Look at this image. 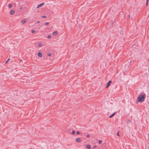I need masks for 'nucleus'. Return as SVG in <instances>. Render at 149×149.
Returning a JSON list of instances; mask_svg holds the SVG:
<instances>
[{"instance_id": "1", "label": "nucleus", "mask_w": 149, "mask_h": 149, "mask_svg": "<svg viewBox=\"0 0 149 149\" xmlns=\"http://www.w3.org/2000/svg\"><path fill=\"white\" fill-rule=\"evenodd\" d=\"M142 95H140L138 97V101L139 102L143 101L146 98V95L143 93H142Z\"/></svg>"}, {"instance_id": "2", "label": "nucleus", "mask_w": 149, "mask_h": 149, "mask_svg": "<svg viewBox=\"0 0 149 149\" xmlns=\"http://www.w3.org/2000/svg\"><path fill=\"white\" fill-rule=\"evenodd\" d=\"M44 4V3H42L40 4H39L38 6L37 7V8H40V7H41L42 6H43Z\"/></svg>"}, {"instance_id": "3", "label": "nucleus", "mask_w": 149, "mask_h": 149, "mask_svg": "<svg viewBox=\"0 0 149 149\" xmlns=\"http://www.w3.org/2000/svg\"><path fill=\"white\" fill-rule=\"evenodd\" d=\"M38 56L40 57H41L42 56V54L40 52H38Z\"/></svg>"}, {"instance_id": "4", "label": "nucleus", "mask_w": 149, "mask_h": 149, "mask_svg": "<svg viewBox=\"0 0 149 149\" xmlns=\"http://www.w3.org/2000/svg\"><path fill=\"white\" fill-rule=\"evenodd\" d=\"M76 141L77 142H78V143H79L81 141V140L79 138H77L76 139Z\"/></svg>"}, {"instance_id": "5", "label": "nucleus", "mask_w": 149, "mask_h": 149, "mask_svg": "<svg viewBox=\"0 0 149 149\" xmlns=\"http://www.w3.org/2000/svg\"><path fill=\"white\" fill-rule=\"evenodd\" d=\"M15 13V11L14 10H11L10 12V14L11 15H13Z\"/></svg>"}, {"instance_id": "6", "label": "nucleus", "mask_w": 149, "mask_h": 149, "mask_svg": "<svg viewBox=\"0 0 149 149\" xmlns=\"http://www.w3.org/2000/svg\"><path fill=\"white\" fill-rule=\"evenodd\" d=\"M116 112H114L113 114H112L111 115V116H109V118H112L113 116L116 114Z\"/></svg>"}, {"instance_id": "7", "label": "nucleus", "mask_w": 149, "mask_h": 149, "mask_svg": "<svg viewBox=\"0 0 149 149\" xmlns=\"http://www.w3.org/2000/svg\"><path fill=\"white\" fill-rule=\"evenodd\" d=\"M87 148L88 149H90L91 148V147L89 145H87Z\"/></svg>"}, {"instance_id": "8", "label": "nucleus", "mask_w": 149, "mask_h": 149, "mask_svg": "<svg viewBox=\"0 0 149 149\" xmlns=\"http://www.w3.org/2000/svg\"><path fill=\"white\" fill-rule=\"evenodd\" d=\"M26 22V20L25 19H24V20H22V22L23 24H24V23H25Z\"/></svg>"}, {"instance_id": "9", "label": "nucleus", "mask_w": 149, "mask_h": 149, "mask_svg": "<svg viewBox=\"0 0 149 149\" xmlns=\"http://www.w3.org/2000/svg\"><path fill=\"white\" fill-rule=\"evenodd\" d=\"M57 34V31H55L53 33V34L54 35H56Z\"/></svg>"}, {"instance_id": "10", "label": "nucleus", "mask_w": 149, "mask_h": 149, "mask_svg": "<svg viewBox=\"0 0 149 149\" xmlns=\"http://www.w3.org/2000/svg\"><path fill=\"white\" fill-rule=\"evenodd\" d=\"M8 7L9 8H10L12 7V5L11 4H9Z\"/></svg>"}, {"instance_id": "11", "label": "nucleus", "mask_w": 149, "mask_h": 149, "mask_svg": "<svg viewBox=\"0 0 149 149\" xmlns=\"http://www.w3.org/2000/svg\"><path fill=\"white\" fill-rule=\"evenodd\" d=\"M130 122H131V121L130 120L128 119H127V123H130Z\"/></svg>"}, {"instance_id": "12", "label": "nucleus", "mask_w": 149, "mask_h": 149, "mask_svg": "<svg viewBox=\"0 0 149 149\" xmlns=\"http://www.w3.org/2000/svg\"><path fill=\"white\" fill-rule=\"evenodd\" d=\"M42 44L41 43H38V46L40 47L42 46Z\"/></svg>"}, {"instance_id": "13", "label": "nucleus", "mask_w": 149, "mask_h": 149, "mask_svg": "<svg viewBox=\"0 0 149 149\" xmlns=\"http://www.w3.org/2000/svg\"><path fill=\"white\" fill-rule=\"evenodd\" d=\"M112 83V81H109L108 82L107 84H111Z\"/></svg>"}, {"instance_id": "14", "label": "nucleus", "mask_w": 149, "mask_h": 149, "mask_svg": "<svg viewBox=\"0 0 149 149\" xmlns=\"http://www.w3.org/2000/svg\"><path fill=\"white\" fill-rule=\"evenodd\" d=\"M75 133V132L74 131H73L72 132L71 134L73 135Z\"/></svg>"}, {"instance_id": "15", "label": "nucleus", "mask_w": 149, "mask_h": 149, "mask_svg": "<svg viewBox=\"0 0 149 149\" xmlns=\"http://www.w3.org/2000/svg\"><path fill=\"white\" fill-rule=\"evenodd\" d=\"M110 84H107V86L105 87L106 88H107L108 87H109L110 86Z\"/></svg>"}, {"instance_id": "16", "label": "nucleus", "mask_w": 149, "mask_h": 149, "mask_svg": "<svg viewBox=\"0 0 149 149\" xmlns=\"http://www.w3.org/2000/svg\"><path fill=\"white\" fill-rule=\"evenodd\" d=\"M49 23L48 22H46L45 23V24L46 25H47L49 24Z\"/></svg>"}, {"instance_id": "17", "label": "nucleus", "mask_w": 149, "mask_h": 149, "mask_svg": "<svg viewBox=\"0 0 149 149\" xmlns=\"http://www.w3.org/2000/svg\"><path fill=\"white\" fill-rule=\"evenodd\" d=\"M80 134V132H79V131H77V135H79Z\"/></svg>"}, {"instance_id": "18", "label": "nucleus", "mask_w": 149, "mask_h": 149, "mask_svg": "<svg viewBox=\"0 0 149 149\" xmlns=\"http://www.w3.org/2000/svg\"><path fill=\"white\" fill-rule=\"evenodd\" d=\"M102 143V141L101 140H99L98 143L99 144H100Z\"/></svg>"}, {"instance_id": "19", "label": "nucleus", "mask_w": 149, "mask_h": 149, "mask_svg": "<svg viewBox=\"0 0 149 149\" xmlns=\"http://www.w3.org/2000/svg\"><path fill=\"white\" fill-rule=\"evenodd\" d=\"M51 37L50 35H49L48 36L47 38L48 39H50L51 38Z\"/></svg>"}, {"instance_id": "20", "label": "nucleus", "mask_w": 149, "mask_h": 149, "mask_svg": "<svg viewBox=\"0 0 149 149\" xmlns=\"http://www.w3.org/2000/svg\"><path fill=\"white\" fill-rule=\"evenodd\" d=\"M35 32V31L34 30H32L31 31V32L32 33H34Z\"/></svg>"}, {"instance_id": "21", "label": "nucleus", "mask_w": 149, "mask_h": 149, "mask_svg": "<svg viewBox=\"0 0 149 149\" xmlns=\"http://www.w3.org/2000/svg\"><path fill=\"white\" fill-rule=\"evenodd\" d=\"M47 55L48 56H50L51 55V54L50 53H49L47 54Z\"/></svg>"}, {"instance_id": "22", "label": "nucleus", "mask_w": 149, "mask_h": 149, "mask_svg": "<svg viewBox=\"0 0 149 149\" xmlns=\"http://www.w3.org/2000/svg\"><path fill=\"white\" fill-rule=\"evenodd\" d=\"M127 17L128 18H129V19H130V15H127Z\"/></svg>"}, {"instance_id": "23", "label": "nucleus", "mask_w": 149, "mask_h": 149, "mask_svg": "<svg viewBox=\"0 0 149 149\" xmlns=\"http://www.w3.org/2000/svg\"><path fill=\"white\" fill-rule=\"evenodd\" d=\"M42 17L43 18H46L47 17L46 16H42Z\"/></svg>"}, {"instance_id": "24", "label": "nucleus", "mask_w": 149, "mask_h": 149, "mask_svg": "<svg viewBox=\"0 0 149 149\" xmlns=\"http://www.w3.org/2000/svg\"><path fill=\"white\" fill-rule=\"evenodd\" d=\"M117 135L118 136H119V132H118L117 133Z\"/></svg>"}, {"instance_id": "25", "label": "nucleus", "mask_w": 149, "mask_h": 149, "mask_svg": "<svg viewBox=\"0 0 149 149\" xmlns=\"http://www.w3.org/2000/svg\"><path fill=\"white\" fill-rule=\"evenodd\" d=\"M96 148V146H93V148Z\"/></svg>"}, {"instance_id": "26", "label": "nucleus", "mask_w": 149, "mask_h": 149, "mask_svg": "<svg viewBox=\"0 0 149 149\" xmlns=\"http://www.w3.org/2000/svg\"><path fill=\"white\" fill-rule=\"evenodd\" d=\"M87 136L88 138H89L90 137V136L89 135H88Z\"/></svg>"}, {"instance_id": "27", "label": "nucleus", "mask_w": 149, "mask_h": 149, "mask_svg": "<svg viewBox=\"0 0 149 149\" xmlns=\"http://www.w3.org/2000/svg\"><path fill=\"white\" fill-rule=\"evenodd\" d=\"M40 22L39 21H38L37 22V23L38 24L40 23Z\"/></svg>"}, {"instance_id": "28", "label": "nucleus", "mask_w": 149, "mask_h": 149, "mask_svg": "<svg viewBox=\"0 0 149 149\" xmlns=\"http://www.w3.org/2000/svg\"><path fill=\"white\" fill-rule=\"evenodd\" d=\"M149 1V0H146V3H148V2Z\"/></svg>"}, {"instance_id": "29", "label": "nucleus", "mask_w": 149, "mask_h": 149, "mask_svg": "<svg viewBox=\"0 0 149 149\" xmlns=\"http://www.w3.org/2000/svg\"><path fill=\"white\" fill-rule=\"evenodd\" d=\"M148 3H146V6H148Z\"/></svg>"}, {"instance_id": "30", "label": "nucleus", "mask_w": 149, "mask_h": 149, "mask_svg": "<svg viewBox=\"0 0 149 149\" xmlns=\"http://www.w3.org/2000/svg\"><path fill=\"white\" fill-rule=\"evenodd\" d=\"M20 9H22V7H20Z\"/></svg>"}, {"instance_id": "31", "label": "nucleus", "mask_w": 149, "mask_h": 149, "mask_svg": "<svg viewBox=\"0 0 149 149\" xmlns=\"http://www.w3.org/2000/svg\"><path fill=\"white\" fill-rule=\"evenodd\" d=\"M8 60H7L6 61V63H7V62H8Z\"/></svg>"}, {"instance_id": "32", "label": "nucleus", "mask_w": 149, "mask_h": 149, "mask_svg": "<svg viewBox=\"0 0 149 149\" xmlns=\"http://www.w3.org/2000/svg\"><path fill=\"white\" fill-rule=\"evenodd\" d=\"M10 60V58H9L8 60V61H9V60Z\"/></svg>"}, {"instance_id": "33", "label": "nucleus", "mask_w": 149, "mask_h": 149, "mask_svg": "<svg viewBox=\"0 0 149 149\" xmlns=\"http://www.w3.org/2000/svg\"><path fill=\"white\" fill-rule=\"evenodd\" d=\"M22 61V60H20V61L21 62V61Z\"/></svg>"}]
</instances>
